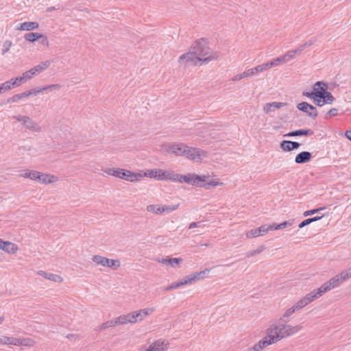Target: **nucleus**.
I'll use <instances>...</instances> for the list:
<instances>
[{
  "label": "nucleus",
  "mask_w": 351,
  "mask_h": 351,
  "mask_svg": "<svg viewBox=\"0 0 351 351\" xmlns=\"http://www.w3.org/2000/svg\"><path fill=\"white\" fill-rule=\"evenodd\" d=\"M161 150L166 153H171L177 156H184L188 159L200 162L207 156V152L195 147H190L182 143H173L165 144L161 146Z\"/></svg>",
  "instance_id": "1"
},
{
  "label": "nucleus",
  "mask_w": 351,
  "mask_h": 351,
  "mask_svg": "<svg viewBox=\"0 0 351 351\" xmlns=\"http://www.w3.org/2000/svg\"><path fill=\"white\" fill-rule=\"evenodd\" d=\"M287 332L285 329V324L276 325H272L267 330V336L265 339L267 340V342H270V345L280 341L284 337H281L282 333Z\"/></svg>",
  "instance_id": "2"
},
{
  "label": "nucleus",
  "mask_w": 351,
  "mask_h": 351,
  "mask_svg": "<svg viewBox=\"0 0 351 351\" xmlns=\"http://www.w3.org/2000/svg\"><path fill=\"white\" fill-rule=\"evenodd\" d=\"M273 66H275V63L274 62V61L272 60L271 61L267 62V63H265V64H263L261 65H258L256 67L248 69V70L243 72L242 73H240V74H238V75L234 76L232 78V81L241 80L243 78H245L247 77H250L258 72H263V71H264L268 69H270Z\"/></svg>",
  "instance_id": "3"
},
{
  "label": "nucleus",
  "mask_w": 351,
  "mask_h": 351,
  "mask_svg": "<svg viewBox=\"0 0 351 351\" xmlns=\"http://www.w3.org/2000/svg\"><path fill=\"white\" fill-rule=\"evenodd\" d=\"M191 49L193 51V53H195L197 58H205L208 56H211L213 58V56L210 55V49L204 39L195 42Z\"/></svg>",
  "instance_id": "4"
},
{
  "label": "nucleus",
  "mask_w": 351,
  "mask_h": 351,
  "mask_svg": "<svg viewBox=\"0 0 351 351\" xmlns=\"http://www.w3.org/2000/svg\"><path fill=\"white\" fill-rule=\"evenodd\" d=\"M206 177L205 176H198L195 174H187V175H180L178 174V178L177 182H184L187 184L193 185V186H201L199 184L200 182H203L206 181Z\"/></svg>",
  "instance_id": "5"
},
{
  "label": "nucleus",
  "mask_w": 351,
  "mask_h": 351,
  "mask_svg": "<svg viewBox=\"0 0 351 351\" xmlns=\"http://www.w3.org/2000/svg\"><path fill=\"white\" fill-rule=\"evenodd\" d=\"M14 119H16L18 121L21 122L26 129L35 132H41V127L33 121L29 117L27 116H13Z\"/></svg>",
  "instance_id": "6"
},
{
  "label": "nucleus",
  "mask_w": 351,
  "mask_h": 351,
  "mask_svg": "<svg viewBox=\"0 0 351 351\" xmlns=\"http://www.w3.org/2000/svg\"><path fill=\"white\" fill-rule=\"evenodd\" d=\"M211 60V56H208L207 58H197V56L195 53H193V51L191 49V50L189 52L182 55L179 58V62L181 63L185 61L186 62H189L191 63L192 64L197 65L199 62H208Z\"/></svg>",
  "instance_id": "7"
},
{
  "label": "nucleus",
  "mask_w": 351,
  "mask_h": 351,
  "mask_svg": "<svg viewBox=\"0 0 351 351\" xmlns=\"http://www.w3.org/2000/svg\"><path fill=\"white\" fill-rule=\"evenodd\" d=\"M32 341L25 339H19L12 337L2 336L0 337V345H14V346H32Z\"/></svg>",
  "instance_id": "8"
},
{
  "label": "nucleus",
  "mask_w": 351,
  "mask_h": 351,
  "mask_svg": "<svg viewBox=\"0 0 351 351\" xmlns=\"http://www.w3.org/2000/svg\"><path fill=\"white\" fill-rule=\"evenodd\" d=\"M297 108L306 113L310 117L315 119L317 117V111L315 107L308 104L307 102H301L298 104Z\"/></svg>",
  "instance_id": "9"
},
{
  "label": "nucleus",
  "mask_w": 351,
  "mask_h": 351,
  "mask_svg": "<svg viewBox=\"0 0 351 351\" xmlns=\"http://www.w3.org/2000/svg\"><path fill=\"white\" fill-rule=\"evenodd\" d=\"M342 282L343 280L341 279L339 275L338 274L321 286L322 292L326 293L331 289L337 287Z\"/></svg>",
  "instance_id": "10"
},
{
  "label": "nucleus",
  "mask_w": 351,
  "mask_h": 351,
  "mask_svg": "<svg viewBox=\"0 0 351 351\" xmlns=\"http://www.w3.org/2000/svg\"><path fill=\"white\" fill-rule=\"evenodd\" d=\"M296 55V51L294 50H290L287 51L285 55L279 56L275 59L273 60L274 62L275 63V66H278L281 64L286 63L291 60L293 59L294 57Z\"/></svg>",
  "instance_id": "11"
},
{
  "label": "nucleus",
  "mask_w": 351,
  "mask_h": 351,
  "mask_svg": "<svg viewBox=\"0 0 351 351\" xmlns=\"http://www.w3.org/2000/svg\"><path fill=\"white\" fill-rule=\"evenodd\" d=\"M168 343L165 341L158 340L150 345L145 351H165L167 350Z\"/></svg>",
  "instance_id": "12"
},
{
  "label": "nucleus",
  "mask_w": 351,
  "mask_h": 351,
  "mask_svg": "<svg viewBox=\"0 0 351 351\" xmlns=\"http://www.w3.org/2000/svg\"><path fill=\"white\" fill-rule=\"evenodd\" d=\"M160 173V180H171L173 182H177L178 178V173H176L172 171H165L160 169L158 171Z\"/></svg>",
  "instance_id": "13"
},
{
  "label": "nucleus",
  "mask_w": 351,
  "mask_h": 351,
  "mask_svg": "<svg viewBox=\"0 0 351 351\" xmlns=\"http://www.w3.org/2000/svg\"><path fill=\"white\" fill-rule=\"evenodd\" d=\"M327 89V84L323 82H317L313 86V92L317 97H323L324 93Z\"/></svg>",
  "instance_id": "14"
},
{
  "label": "nucleus",
  "mask_w": 351,
  "mask_h": 351,
  "mask_svg": "<svg viewBox=\"0 0 351 351\" xmlns=\"http://www.w3.org/2000/svg\"><path fill=\"white\" fill-rule=\"evenodd\" d=\"M300 143L291 141H282L280 143V147L284 152H291L298 149Z\"/></svg>",
  "instance_id": "15"
},
{
  "label": "nucleus",
  "mask_w": 351,
  "mask_h": 351,
  "mask_svg": "<svg viewBox=\"0 0 351 351\" xmlns=\"http://www.w3.org/2000/svg\"><path fill=\"white\" fill-rule=\"evenodd\" d=\"M104 171L108 175L113 176L114 177L121 178L125 176V169L120 168H106Z\"/></svg>",
  "instance_id": "16"
},
{
  "label": "nucleus",
  "mask_w": 351,
  "mask_h": 351,
  "mask_svg": "<svg viewBox=\"0 0 351 351\" xmlns=\"http://www.w3.org/2000/svg\"><path fill=\"white\" fill-rule=\"evenodd\" d=\"M286 106V103L283 102H271L264 106L263 110L267 114L274 112L276 109H279Z\"/></svg>",
  "instance_id": "17"
},
{
  "label": "nucleus",
  "mask_w": 351,
  "mask_h": 351,
  "mask_svg": "<svg viewBox=\"0 0 351 351\" xmlns=\"http://www.w3.org/2000/svg\"><path fill=\"white\" fill-rule=\"evenodd\" d=\"M312 157V154L309 152H302L299 153L295 158V162L297 164H303L308 162Z\"/></svg>",
  "instance_id": "18"
},
{
  "label": "nucleus",
  "mask_w": 351,
  "mask_h": 351,
  "mask_svg": "<svg viewBox=\"0 0 351 351\" xmlns=\"http://www.w3.org/2000/svg\"><path fill=\"white\" fill-rule=\"evenodd\" d=\"M210 272V269H206L203 271H201L199 272H196L195 274H193L188 277V279L190 280V285L192 284L193 282L196 280H202L205 278L206 275H208Z\"/></svg>",
  "instance_id": "19"
},
{
  "label": "nucleus",
  "mask_w": 351,
  "mask_h": 351,
  "mask_svg": "<svg viewBox=\"0 0 351 351\" xmlns=\"http://www.w3.org/2000/svg\"><path fill=\"white\" fill-rule=\"evenodd\" d=\"M324 293H325L324 292H322V289L321 288V287L316 289V290H313V291H311V293L306 294L304 298V299H307L308 300V304H310L311 302H312L313 301L315 300L316 299L319 298V297H321Z\"/></svg>",
  "instance_id": "20"
},
{
  "label": "nucleus",
  "mask_w": 351,
  "mask_h": 351,
  "mask_svg": "<svg viewBox=\"0 0 351 351\" xmlns=\"http://www.w3.org/2000/svg\"><path fill=\"white\" fill-rule=\"evenodd\" d=\"M302 325H297V326H291L285 324V329L287 332H284V333H282V335H281V337H287L290 335H292L293 334L297 333L300 330H302Z\"/></svg>",
  "instance_id": "21"
},
{
  "label": "nucleus",
  "mask_w": 351,
  "mask_h": 351,
  "mask_svg": "<svg viewBox=\"0 0 351 351\" xmlns=\"http://www.w3.org/2000/svg\"><path fill=\"white\" fill-rule=\"evenodd\" d=\"M1 249L9 254H15L18 250V247L11 242L3 241Z\"/></svg>",
  "instance_id": "22"
},
{
  "label": "nucleus",
  "mask_w": 351,
  "mask_h": 351,
  "mask_svg": "<svg viewBox=\"0 0 351 351\" xmlns=\"http://www.w3.org/2000/svg\"><path fill=\"white\" fill-rule=\"evenodd\" d=\"M38 275L56 282H60L62 281V278L58 275L51 274V273H47L44 271H39L38 272Z\"/></svg>",
  "instance_id": "23"
},
{
  "label": "nucleus",
  "mask_w": 351,
  "mask_h": 351,
  "mask_svg": "<svg viewBox=\"0 0 351 351\" xmlns=\"http://www.w3.org/2000/svg\"><path fill=\"white\" fill-rule=\"evenodd\" d=\"M142 177L143 174L141 173H135L129 170H125V176L123 179L130 182H135L139 180Z\"/></svg>",
  "instance_id": "24"
},
{
  "label": "nucleus",
  "mask_w": 351,
  "mask_h": 351,
  "mask_svg": "<svg viewBox=\"0 0 351 351\" xmlns=\"http://www.w3.org/2000/svg\"><path fill=\"white\" fill-rule=\"evenodd\" d=\"M38 26L39 25L37 22H24L20 24L18 29L22 31H30L37 29Z\"/></svg>",
  "instance_id": "25"
},
{
  "label": "nucleus",
  "mask_w": 351,
  "mask_h": 351,
  "mask_svg": "<svg viewBox=\"0 0 351 351\" xmlns=\"http://www.w3.org/2000/svg\"><path fill=\"white\" fill-rule=\"evenodd\" d=\"M186 285H190V280L188 279V277L185 278L184 279L181 280L179 282H175L171 283L169 286L167 287L165 289V291H168L174 289L179 288L181 286Z\"/></svg>",
  "instance_id": "26"
},
{
  "label": "nucleus",
  "mask_w": 351,
  "mask_h": 351,
  "mask_svg": "<svg viewBox=\"0 0 351 351\" xmlns=\"http://www.w3.org/2000/svg\"><path fill=\"white\" fill-rule=\"evenodd\" d=\"M313 134L314 132L311 130H298L289 132L285 136H308L313 135Z\"/></svg>",
  "instance_id": "27"
},
{
  "label": "nucleus",
  "mask_w": 351,
  "mask_h": 351,
  "mask_svg": "<svg viewBox=\"0 0 351 351\" xmlns=\"http://www.w3.org/2000/svg\"><path fill=\"white\" fill-rule=\"evenodd\" d=\"M50 64H51V61L46 60V61L42 62L41 63H40L39 64L35 66L34 67H33L32 69H33L34 72L35 73V75H37L38 73H42L45 69H47L49 66Z\"/></svg>",
  "instance_id": "28"
},
{
  "label": "nucleus",
  "mask_w": 351,
  "mask_h": 351,
  "mask_svg": "<svg viewBox=\"0 0 351 351\" xmlns=\"http://www.w3.org/2000/svg\"><path fill=\"white\" fill-rule=\"evenodd\" d=\"M56 180V178L53 176H50L46 173H40L38 181L43 184L51 183Z\"/></svg>",
  "instance_id": "29"
},
{
  "label": "nucleus",
  "mask_w": 351,
  "mask_h": 351,
  "mask_svg": "<svg viewBox=\"0 0 351 351\" xmlns=\"http://www.w3.org/2000/svg\"><path fill=\"white\" fill-rule=\"evenodd\" d=\"M92 260L97 265L102 266H107V265L109 263V258L99 255L93 256Z\"/></svg>",
  "instance_id": "30"
},
{
  "label": "nucleus",
  "mask_w": 351,
  "mask_h": 351,
  "mask_svg": "<svg viewBox=\"0 0 351 351\" xmlns=\"http://www.w3.org/2000/svg\"><path fill=\"white\" fill-rule=\"evenodd\" d=\"M162 206L159 204H152L147 206V210L149 213H152L156 215H161L162 212L161 210Z\"/></svg>",
  "instance_id": "31"
},
{
  "label": "nucleus",
  "mask_w": 351,
  "mask_h": 351,
  "mask_svg": "<svg viewBox=\"0 0 351 351\" xmlns=\"http://www.w3.org/2000/svg\"><path fill=\"white\" fill-rule=\"evenodd\" d=\"M61 86L58 84H51L47 86H45L43 88H38L37 90L35 91V95L41 93L45 90H59Z\"/></svg>",
  "instance_id": "32"
},
{
  "label": "nucleus",
  "mask_w": 351,
  "mask_h": 351,
  "mask_svg": "<svg viewBox=\"0 0 351 351\" xmlns=\"http://www.w3.org/2000/svg\"><path fill=\"white\" fill-rule=\"evenodd\" d=\"M322 216H316V217H314L312 218L306 219L299 224V228H302L305 227L306 226H308L314 221H317L319 220L320 219H322Z\"/></svg>",
  "instance_id": "33"
},
{
  "label": "nucleus",
  "mask_w": 351,
  "mask_h": 351,
  "mask_svg": "<svg viewBox=\"0 0 351 351\" xmlns=\"http://www.w3.org/2000/svg\"><path fill=\"white\" fill-rule=\"evenodd\" d=\"M35 75V73L34 72L33 69H31L27 71H25L23 73L22 76H20L21 80H23V82H25L27 80L32 79Z\"/></svg>",
  "instance_id": "34"
},
{
  "label": "nucleus",
  "mask_w": 351,
  "mask_h": 351,
  "mask_svg": "<svg viewBox=\"0 0 351 351\" xmlns=\"http://www.w3.org/2000/svg\"><path fill=\"white\" fill-rule=\"evenodd\" d=\"M293 221L294 220L291 219L289 221H285L280 224H273V228L274 230L284 229L288 226H291L293 224Z\"/></svg>",
  "instance_id": "35"
},
{
  "label": "nucleus",
  "mask_w": 351,
  "mask_h": 351,
  "mask_svg": "<svg viewBox=\"0 0 351 351\" xmlns=\"http://www.w3.org/2000/svg\"><path fill=\"white\" fill-rule=\"evenodd\" d=\"M179 204L176 205H163L161 207L162 214L164 213H169L178 209Z\"/></svg>",
  "instance_id": "36"
},
{
  "label": "nucleus",
  "mask_w": 351,
  "mask_h": 351,
  "mask_svg": "<svg viewBox=\"0 0 351 351\" xmlns=\"http://www.w3.org/2000/svg\"><path fill=\"white\" fill-rule=\"evenodd\" d=\"M160 171V169H152V170H149V171H147V173H145L143 176H149L150 178H156L158 180H160V173H159L158 171Z\"/></svg>",
  "instance_id": "37"
},
{
  "label": "nucleus",
  "mask_w": 351,
  "mask_h": 351,
  "mask_svg": "<svg viewBox=\"0 0 351 351\" xmlns=\"http://www.w3.org/2000/svg\"><path fill=\"white\" fill-rule=\"evenodd\" d=\"M323 99L324 100H322L324 103L326 104H332L334 100H335V97L332 96V95L327 91V90L325 91V93H324V95H323Z\"/></svg>",
  "instance_id": "38"
},
{
  "label": "nucleus",
  "mask_w": 351,
  "mask_h": 351,
  "mask_svg": "<svg viewBox=\"0 0 351 351\" xmlns=\"http://www.w3.org/2000/svg\"><path fill=\"white\" fill-rule=\"evenodd\" d=\"M39 33L29 32L25 34L24 38L26 40L29 42H34L38 39Z\"/></svg>",
  "instance_id": "39"
},
{
  "label": "nucleus",
  "mask_w": 351,
  "mask_h": 351,
  "mask_svg": "<svg viewBox=\"0 0 351 351\" xmlns=\"http://www.w3.org/2000/svg\"><path fill=\"white\" fill-rule=\"evenodd\" d=\"M274 230L273 224L272 225H263L258 228V231L260 233V236L264 235L269 230Z\"/></svg>",
  "instance_id": "40"
},
{
  "label": "nucleus",
  "mask_w": 351,
  "mask_h": 351,
  "mask_svg": "<svg viewBox=\"0 0 351 351\" xmlns=\"http://www.w3.org/2000/svg\"><path fill=\"white\" fill-rule=\"evenodd\" d=\"M339 275L343 282L348 280L350 278H351V267L343 271Z\"/></svg>",
  "instance_id": "41"
},
{
  "label": "nucleus",
  "mask_w": 351,
  "mask_h": 351,
  "mask_svg": "<svg viewBox=\"0 0 351 351\" xmlns=\"http://www.w3.org/2000/svg\"><path fill=\"white\" fill-rule=\"evenodd\" d=\"M308 300L307 299H304V298L300 300L295 305V308H296L298 311L302 308L303 307L308 305Z\"/></svg>",
  "instance_id": "42"
},
{
  "label": "nucleus",
  "mask_w": 351,
  "mask_h": 351,
  "mask_svg": "<svg viewBox=\"0 0 351 351\" xmlns=\"http://www.w3.org/2000/svg\"><path fill=\"white\" fill-rule=\"evenodd\" d=\"M116 325H117V324L116 323L115 319L110 320V321H108V322H106L105 323H103L100 326V330H104V329H106V328H110V327H114Z\"/></svg>",
  "instance_id": "43"
},
{
  "label": "nucleus",
  "mask_w": 351,
  "mask_h": 351,
  "mask_svg": "<svg viewBox=\"0 0 351 351\" xmlns=\"http://www.w3.org/2000/svg\"><path fill=\"white\" fill-rule=\"evenodd\" d=\"M20 77H16L14 79H11L10 80H8V82H10V88H12L15 86H19L21 84L23 83V80H19Z\"/></svg>",
  "instance_id": "44"
},
{
  "label": "nucleus",
  "mask_w": 351,
  "mask_h": 351,
  "mask_svg": "<svg viewBox=\"0 0 351 351\" xmlns=\"http://www.w3.org/2000/svg\"><path fill=\"white\" fill-rule=\"evenodd\" d=\"M10 82H5L4 83H2L0 84V94L4 92H6L9 90H10Z\"/></svg>",
  "instance_id": "45"
},
{
  "label": "nucleus",
  "mask_w": 351,
  "mask_h": 351,
  "mask_svg": "<svg viewBox=\"0 0 351 351\" xmlns=\"http://www.w3.org/2000/svg\"><path fill=\"white\" fill-rule=\"evenodd\" d=\"M260 236V233L258 231V228L252 229L246 233L247 238H254Z\"/></svg>",
  "instance_id": "46"
},
{
  "label": "nucleus",
  "mask_w": 351,
  "mask_h": 351,
  "mask_svg": "<svg viewBox=\"0 0 351 351\" xmlns=\"http://www.w3.org/2000/svg\"><path fill=\"white\" fill-rule=\"evenodd\" d=\"M265 249V247L263 245H261L258 247L256 250L251 251L247 254V257H251L253 256H255L256 254L261 253L263 250Z\"/></svg>",
  "instance_id": "47"
},
{
  "label": "nucleus",
  "mask_w": 351,
  "mask_h": 351,
  "mask_svg": "<svg viewBox=\"0 0 351 351\" xmlns=\"http://www.w3.org/2000/svg\"><path fill=\"white\" fill-rule=\"evenodd\" d=\"M325 208H326L325 207H320L319 208L306 210L304 213V216L307 217V216H309L311 215H314L321 210H324Z\"/></svg>",
  "instance_id": "48"
},
{
  "label": "nucleus",
  "mask_w": 351,
  "mask_h": 351,
  "mask_svg": "<svg viewBox=\"0 0 351 351\" xmlns=\"http://www.w3.org/2000/svg\"><path fill=\"white\" fill-rule=\"evenodd\" d=\"M117 324H125L128 323L126 315H121L115 319Z\"/></svg>",
  "instance_id": "49"
},
{
  "label": "nucleus",
  "mask_w": 351,
  "mask_h": 351,
  "mask_svg": "<svg viewBox=\"0 0 351 351\" xmlns=\"http://www.w3.org/2000/svg\"><path fill=\"white\" fill-rule=\"evenodd\" d=\"M12 45V43L10 40H6L3 43V49H2V54L3 55H4L5 53H7L10 50Z\"/></svg>",
  "instance_id": "50"
},
{
  "label": "nucleus",
  "mask_w": 351,
  "mask_h": 351,
  "mask_svg": "<svg viewBox=\"0 0 351 351\" xmlns=\"http://www.w3.org/2000/svg\"><path fill=\"white\" fill-rule=\"evenodd\" d=\"M38 39L39 42L41 45L48 47L49 46V41L47 40V38L46 36L42 34H39Z\"/></svg>",
  "instance_id": "51"
},
{
  "label": "nucleus",
  "mask_w": 351,
  "mask_h": 351,
  "mask_svg": "<svg viewBox=\"0 0 351 351\" xmlns=\"http://www.w3.org/2000/svg\"><path fill=\"white\" fill-rule=\"evenodd\" d=\"M21 95H21V93L14 95L13 97L8 98L7 99L6 103L10 104L13 102H17L22 99Z\"/></svg>",
  "instance_id": "52"
},
{
  "label": "nucleus",
  "mask_w": 351,
  "mask_h": 351,
  "mask_svg": "<svg viewBox=\"0 0 351 351\" xmlns=\"http://www.w3.org/2000/svg\"><path fill=\"white\" fill-rule=\"evenodd\" d=\"M107 267L118 268L120 267V262L118 260L109 259V263L107 265Z\"/></svg>",
  "instance_id": "53"
},
{
  "label": "nucleus",
  "mask_w": 351,
  "mask_h": 351,
  "mask_svg": "<svg viewBox=\"0 0 351 351\" xmlns=\"http://www.w3.org/2000/svg\"><path fill=\"white\" fill-rule=\"evenodd\" d=\"M40 172L37 171H30L29 173V179H31L32 180L38 181V176H40Z\"/></svg>",
  "instance_id": "54"
},
{
  "label": "nucleus",
  "mask_w": 351,
  "mask_h": 351,
  "mask_svg": "<svg viewBox=\"0 0 351 351\" xmlns=\"http://www.w3.org/2000/svg\"><path fill=\"white\" fill-rule=\"evenodd\" d=\"M296 311H298L296 308H295V306H293L292 307L289 308L286 311V312L283 315V317H288L291 316L292 314H293Z\"/></svg>",
  "instance_id": "55"
},
{
  "label": "nucleus",
  "mask_w": 351,
  "mask_h": 351,
  "mask_svg": "<svg viewBox=\"0 0 351 351\" xmlns=\"http://www.w3.org/2000/svg\"><path fill=\"white\" fill-rule=\"evenodd\" d=\"M222 184H223L222 182H219L218 181H216V180H210L205 184V186H206V188L208 189L210 186H216L222 185Z\"/></svg>",
  "instance_id": "56"
},
{
  "label": "nucleus",
  "mask_w": 351,
  "mask_h": 351,
  "mask_svg": "<svg viewBox=\"0 0 351 351\" xmlns=\"http://www.w3.org/2000/svg\"><path fill=\"white\" fill-rule=\"evenodd\" d=\"M313 99V103L318 106H322L325 104V103H324L322 100H324L323 97H314V98Z\"/></svg>",
  "instance_id": "57"
},
{
  "label": "nucleus",
  "mask_w": 351,
  "mask_h": 351,
  "mask_svg": "<svg viewBox=\"0 0 351 351\" xmlns=\"http://www.w3.org/2000/svg\"><path fill=\"white\" fill-rule=\"evenodd\" d=\"M134 319H136V322L138 321H141L143 319V315L141 314V311H134L133 312Z\"/></svg>",
  "instance_id": "58"
},
{
  "label": "nucleus",
  "mask_w": 351,
  "mask_h": 351,
  "mask_svg": "<svg viewBox=\"0 0 351 351\" xmlns=\"http://www.w3.org/2000/svg\"><path fill=\"white\" fill-rule=\"evenodd\" d=\"M182 261V258H171V261L169 262V264L172 267H175L176 265H178Z\"/></svg>",
  "instance_id": "59"
},
{
  "label": "nucleus",
  "mask_w": 351,
  "mask_h": 351,
  "mask_svg": "<svg viewBox=\"0 0 351 351\" xmlns=\"http://www.w3.org/2000/svg\"><path fill=\"white\" fill-rule=\"evenodd\" d=\"M141 314L143 315V318L146 316L150 315L153 312L152 308H144L142 310H140Z\"/></svg>",
  "instance_id": "60"
},
{
  "label": "nucleus",
  "mask_w": 351,
  "mask_h": 351,
  "mask_svg": "<svg viewBox=\"0 0 351 351\" xmlns=\"http://www.w3.org/2000/svg\"><path fill=\"white\" fill-rule=\"evenodd\" d=\"M125 315H126L127 319L130 320V321H128V323H131V324L136 323V319H134L133 312L131 313H128Z\"/></svg>",
  "instance_id": "61"
},
{
  "label": "nucleus",
  "mask_w": 351,
  "mask_h": 351,
  "mask_svg": "<svg viewBox=\"0 0 351 351\" xmlns=\"http://www.w3.org/2000/svg\"><path fill=\"white\" fill-rule=\"evenodd\" d=\"M337 108H331L328 112V114L330 116V117H335L337 114Z\"/></svg>",
  "instance_id": "62"
},
{
  "label": "nucleus",
  "mask_w": 351,
  "mask_h": 351,
  "mask_svg": "<svg viewBox=\"0 0 351 351\" xmlns=\"http://www.w3.org/2000/svg\"><path fill=\"white\" fill-rule=\"evenodd\" d=\"M316 38L311 39L304 43L303 45L305 47V48L311 47L316 41Z\"/></svg>",
  "instance_id": "63"
},
{
  "label": "nucleus",
  "mask_w": 351,
  "mask_h": 351,
  "mask_svg": "<svg viewBox=\"0 0 351 351\" xmlns=\"http://www.w3.org/2000/svg\"><path fill=\"white\" fill-rule=\"evenodd\" d=\"M303 95L304 96H306L308 98H311V99H313L315 96H316V95L315 93H313V92H303Z\"/></svg>",
  "instance_id": "64"
}]
</instances>
